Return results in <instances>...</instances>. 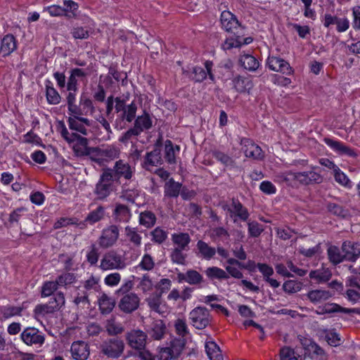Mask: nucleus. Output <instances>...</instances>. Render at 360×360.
I'll list each match as a JSON object with an SVG mask.
<instances>
[{
	"label": "nucleus",
	"instance_id": "1",
	"mask_svg": "<svg viewBox=\"0 0 360 360\" xmlns=\"http://www.w3.org/2000/svg\"><path fill=\"white\" fill-rule=\"evenodd\" d=\"M220 21L222 27L231 33L222 44L224 50H229L232 48H240L242 45L249 44L252 42L253 39L250 37L244 38L245 28L241 25L236 17L229 11H224L221 13Z\"/></svg>",
	"mask_w": 360,
	"mask_h": 360
},
{
	"label": "nucleus",
	"instance_id": "2",
	"mask_svg": "<svg viewBox=\"0 0 360 360\" xmlns=\"http://www.w3.org/2000/svg\"><path fill=\"white\" fill-rule=\"evenodd\" d=\"M130 97V93L127 92L120 96L115 98V111L117 114V118L115 120V127H117L118 122L126 121L131 122L136 117L137 111V105L133 101L131 103L127 104Z\"/></svg>",
	"mask_w": 360,
	"mask_h": 360
},
{
	"label": "nucleus",
	"instance_id": "3",
	"mask_svg": "<svg viewBox=\"0 0 360 360\" xmlns=\"http://www.w3.org/2000/svg\"><path fill=\"white\" fill-rule=\"evenodd\" d=\"M115 181L112 179L110 170H104L103 168L94 191L96 199L104 200L115 191L116 186L115 185Z\"/></svg>",
	"mask_w": 360,
	"mask_h": 360
},
{
	"label": "nucleus",
	"instance_id": "4",
	"mask_svg": "<svg viewBox=\"0 0 360 360\" xmlns=\"http://www.w3.org/2000/svg\"><path fill=\"white\" fill-rule=\"evenodd\" d=\"M65 303L64 293L58 291L53 294V297L46 304H37L34 313L36 316H44L47 314H53L59 311Z\"/></svg>",
	"mask_w": 360,
	"mask_h": 360
},
{
	"label": "nucleus",
	"instance_id": "5",
	"mask_svg": "<svg viewBox=\"0 0 360 360\" xmlns=\"http://www.w3.org/2000/svg\"><path fill=\"white\" fill-rule=\"evenodd\" d=\"M127 266L125 259L115 250L106 252L101 259L98 267L103 271L121 270Z\"/></svg>",
	"mask_w": 360,
	"mask_h": 360
},
{
	"label": "nucleus",
	"instance_id": "6",
	"mask_svg": "<svg viewBox=\"0 0 360 360\" xmlns=\"http://www.w3.org/2000/svg\"><path fill=\"white\" fill-rule=\"evenodd\" d=\"M124 347V342L122 339L114 337L105 340L100 348L101 353L108 358L118 359L123 354Z\"/></svg>",
	"mask_w": 360,
	"mask_h": 360
},
{
	"label": "nucleus",
	"instance_id": "7",
	"mask_svg": "<svg viewBox=\"0 0 360 360\" xmlns=\"http://www.w3.org/2000/svg\"><path fill=\"white\" fill-rule=\"evenodd\" d=\"M222 209L229 213L234 224H237L238 220L247 221L250 217L248 210L237 198H233L230 205H222Z\"/></svg>",
	"mask_w": 360,
	"mask_h": 360
},
{
	"label": "nucleus",
	"instance_id": "8",
	"mask_svg": "<svg viewBox=\"0 0 360 360\" xmlns=\"http://www.w3.org/2000/svg\"><path fill=\"white\" fill-rule=\"evenodd\" d=\"M189 319L192 325L198 330L205 328L211 322L212 316L209 310L204 307H197L191 310Z\"/></svg>",
	"mask_w": 360,
	"mask_h": 360
},
{
	"label": "nucleus",
	"instance_id": "9",
	"mask_svg": "<svg viewBox=\"0 0 360 360\" xmlns=\"http://www.w3.org/2000/svg\"><path fill=\"white\" fill-rule=\"evenodd\" d=\"M120 236V230L117 225L112 224L103 229L101 235L98 239V244L103 249L112 247Z\"/></svg>",
	"mask_w": 360,
	"mask_h": 360
},
{
	"label": "nucleus",
	"instance_id": "10",
	"mask_svg": "<svg viewBox=\"0 0 360 360\" xmlns=\"http://www.w3.org/2000/svg\"><path fill=\"white\" fill-rule=\"evenodd\" d=\"M119 296L120 299L117 303V307L120 311L129 314L139 309L141 300L136 293L129 292V294Z\"/></svg>",
	"mask_w": 360,
	"mask_h": 360
},
{
	"label": "nucleus",
	"instance_id": "11",
	"mask_svg": "<svg viewBox=\"0 0 360 360\" xmlns=\"http://www.w3.org/2000/svg\"><path fill=\"white\" fill-rule=\"evenodd\" d=\"M128 345L136 352L146 348L148 335L140 329H133L126 333Z\"/></svg>",
	"mask_w": 360,
	"mask_h": 360
},
{
	"label": "nucleus",
	"instance_id": "12",
	"mask_svg": "<svg viewBox=\"0 0 360 360\" xmlns=\"http://www.w3.org/2000/svg\"><path fill=\"white\" fill-rule=\"evenodd\" d=\"M103 169L104 170H110L112 179L115 181H118L121 177L127 180L132 177L133 172L130 165L122 160L116 161L113 168L104 167Z\"/></svg>",
	"mask_w": 360,
	"mask_h": 360
},
{
	"label": "nucleus",
	"instance_id": "13",
	"mask_svg": "<svg viewBox=\"0 0 360 360\" xmlns=\"http://www.w3.org/2000/svg\"><path fill=\"white\" fill-rule=\"evenodd\" d=\"M288 179H295L303 185L321 184L323 181L322 176L314 172H293L288 174Z\"/></svg>",
	"mask_w": 360,
	"mask_h": 360
},
{
	"label": "nucleus",
	"instance_id": "14",
	"mask_svg": "<svg viewBox=\"0 0 360 360\" xmlns=\"http://www.w3.org/2000/svg\"><path fill=\"white\" fill-rule=\"evenodd\" d=\"M240 145L245 155L247 158H251L254 160H262L264 158V153L262 148L255 144L252 140L247 138H242L240 139Z\"/></svg>",
	"mask_w": 360,
	"mask_h": 360
},
{
	"label": "nucleus",
	"instance_id": "15",
	"mask_svg": "<svg viewBox=\"0 0 360 360\" xmlns=\"http://www.w3.org/2000/svg\"><path fill=\"white\" fill-rule=\"evenodd\" d=\"M161 146L162 143L160 141H158L154 146L153 150L146 154L144 161L142 163V167L144 169L148 170L149 166H158L163 163L161 155Z\"/></svg>",
	"mask_w": 360,
	"mask_h": 360
},
{
	"label": "nucleus",
	"instance_id": "16",
	"mask_svg": "<svg viewBox=\"0 0 360 360\" xmlns=\"http://www.w3.org/2000/svg\"><path fill=\"white\" fill-rule=\"evenodd\" d=\"M22 340L27 345H41L45 340L44 335L35 328H27L20 335Z\"/></svg>",
	"mask_w": 360,
	"mask_h": 360
},
{
	"label": "nucleus",
	"instance_id": "17",
	"mask_svg": "<svg viewBox=\"0 0 360 360\" xmlns=\"http://www.w3.org/2000/svg\"><path fill=\"white\" fill-rule=\"evenodd\" d=\"M341 250L346 261L354 262L360 257V243L345 240L342 244Z\"/></svg>",
	"mask_w": 360,
	"mask_h": 360
},
{
	"label": "nucleus",
	"instance_id": "18",
	"mask_svg": "<svg viewBox=\"0 0 360 360\" xmlns=\"http://www.w3.org/2000/svg\"><path fill=\"white\" fill-rule=\"evenodd\" d=\"M266 64L269 68L273 71L279 72L287 75L292 73L290 64L283 58L269 56L267 58Z\"/></svg>",
	"mask_w": 360,
	"mask_h": 360
},
{
	"label": "nucleus",
	"instance_id": "19",
	"mask_svg": "<svg viewBox=\"0 0 360 360\" xmlns=\"http://www.w3.org/2000/svg\"><path fill=\"white\" fill-rule=\"evenodd\" d=\"M68 120L69 128L71 130L77 131L84 135H87L86 127L91 126V121L81 115H71Z\"/></svg>",
	"mask_w": 360,
	"mask_h": 360
},
{
	"label": "nucleus",
	"instance_id": "20",
	"mask_svg": "<svg viewBox=\"0 0 360 360\" xmlns=\"http://www.w3.org/2000/svg\"><path fill=\"white\" fill-rule=\"evenodd\" d=\"M70 352L75 360H86L90 354L89 346L84 341L74 342L71 345Z\"/></svg>",
	"mask_w": 360,
	"mask_h": 360
},
{
	"label": "nucleus",
	"instance_id": "21",
	"mask_svg": "<svg viewBox=\"0 0 360 360\" xmlns=\"http://www.w3.org/2000/svg\"><path fill=\"white\" fill-rule=\"evenodd\" d=\"M325 143L330 148H332L335 152L338 153L339 155H345L349 157L355 158L357 156V153L355 152L354 149L346 146L343 143L331 139L330 138L324 139Z\"/></svg>",
	"mask_w": 360,
	"mask_h": 360
},
{
	"label": "nucleus",
	"instance_id": "22",
	"mask_svg": "<svg viewBox=\"0 0 360 360\" xmlns=\"http://www.w3.org/2000/svg\"><path fill=\"white\" fill-rule=\"evenodd\" d=\"M213 65V63L210 60H206L205 63V68L206 70L199 66H196L193 69V77L192 79L195 82H202L204 81L207 75L209 76V78L212 80H214V75L212 73V68Z\"/></svg>",
	"mask_w": 360,
	"mask_h": 360
},
{
	"label": "nucleus",
	"instance_id": "23",
	"mask_svg": "<svg viewBox=\"0 0 360 360\" xmlns=\"http://www.w3.org/2000/svg\"><path fill=\"white\" fill-rule=\"evenodd\" d=\"M17 49V40L11 34H6L1 41L0 55L3 57L10 56Z\"/></svg>",
	"mask_w": 360,
	"mask_h": 360
},
{
	"label": "nucleus",
	"instance_id": "24",
	"mask_svg": "<svg viewBox=\"0 0 360 360\" xmlns=\"http://www.w3.org/2000/svg\"><path fill=\"white\" fill-rule=\"evenodd\" d=\"M87 76V72L81 68H74L70 72L67 82V90L78 91V78H83Z\"/></svg>",
	"mask_w": 360,
	"mask_h": 360
},
{
	"label": "nucleus",
	"instance_id": "25",
	"mask_svg": "<svg viewBox=\"0 0 360 360\" xmlns=\"http://www.w3.org/2000/svg\"><path fill=\"white\" fill-rule=\"evenodd\" d=\"M134 127L140 133L148 130L153 127V121L148 112L143 111V115L135 117Z\"/></svg>",
	"mask_w": 360,
	"mask_h": 360
},
{
	"label": "nucleus",
	"instance_id": "26",
	"mask_svg": "<svg viewBox=\"0 0 360 360\" xmlns=\"http://www.w3.org/2000/svg\"><path fill=\"white\" fill-rule=\"evenodd\" d=\"M305 354L314 360H327L328 355L316 342H311L305 347Z\"/></svg>",
	"mask_w": 360,
	"mask_h": 360
},
{
	"label": "nucleus",
	"instance_id": "27",
	"mask_svg": "<svg viewBox=\"0 0 360 360\" xmlns=\"http://www.w3.org/2000/svg\"><path fill=\"white\" fill-rule=\"evenodd\" d=\"M112 216L115 222H128L131 217L130 209L125 205L116 204Z\"/></svg>",
	"mask_w": 360,
	"mask_h": 360
},
{
	"label": "nucleus",
	"instance_id": "28",
	"mask_svg": "<svg viewBox=\"0 0 360 360\" xmlns=\"http://www.w3.org/2000/svg\"><path fill=\"white\" fill-rule=\"evenodd\" d=\"M181 188V183L175 181L173 178L169 179L164 186L165 197L176 198L180 194Z\"/></svg>",
	"mask_w": 360,
	"mask_h": 360
},
{
	"label": "nucleus",
	"instance_id": "29",
	"mask_svg": "<svg viewBox=\"0 0 360 360\" xmlns=\"http://www.w3.org/2000/svg\"><path fill=\"white\" fill-rule=\"evenodd\" d=\"M78 109L80 111L79 113H72V115H86L88 114H93L95 111L93 101L84 94L80 96Z\"/></svg>",
	"mask_w": 360,
	"mask_h": 360
},
{
	"label": "nucleus",
	"instance_id": "30",
	"mask_svg": "<svg viewBox=\"0 0 360 360\" xmlns=\"http://www.w3.org/2000/svg\"><path fill=\"white\" fill-rule=\"evenodd\" d=\"M198 249V255L206 260H210L214 257L216 254V249L211 247L206 242L200 240L196 245Z\"/></svg>",
	"mask_w": 360,
	"mask_h": 360
},
{
	"label": "nucleus",
	"instance_id": "31",
	"mask_svg": "<svg viewBox=\"0 0 360 360\" xmlns=\"http://www.w3.org/2000/svg\"><path fill=\"white\" fill-rule=\"evenodd\" d=\"M166 330V326L162 320H155L151 324L150 335L154 340H160L163 338Z\"/></svg>",
	"mask_w": 360,
	"mask_h": 360
},
{
	"label": "nucleus",
	"instance_id": "32",
	"mask_svg": "<svg viewBox=\"0 0 360 360\" xmlns=\"http://www.w3.org/2000/svg\"><path fill=\"white\" fill-rule=\"evenodd\" d=\"M333 294L328 290H312L307 294V298L314 304L326 301L330 298Z\"/></svg>",
	"mask_w": 360,
	"mask_h": 360
},
{
	"label": "nucleus",
	"instance_id": "33",
	"mask_svg": "<svg viewBox=\"0 0 360 360\" xmlns=\"http://www.w3.org/2000/svg\"><path fill=\"white\" fill-rule=\"evenodd\" d=\"M325 308V311L326 312V314L340 312L345 314H356L360 315V308H345L336 303H326Z\"/></svg>",
	"mask_w": 360,
	"mask_h": 360
},
{
	"label": "nucleus",
	"instance_id": "34",
	"mask_svg": "<svg viewBox=\"0 0 360 360\" xmlns=\"http://www.w3.org/2000/svg\"><path fill=\"white\" fill-rule=\"evenodd\" d=\"M172 240L176 245L174 248L186 250L191 239L188 233H179L172 235Z\"/></svg>",
	"mask_w": 360,
	"mask_h": 360
},
{
	"label": "nucleus",
	"instance_id": "35",
	"mask_svg": "<svg viewBox=\"0 0 360 360\" xmlns=\"http://www.w3.org/2000/svg\"><path fill=\"white\" fill-rule=\"evenodd\" d=\"M328 258L333 265H338L346 261L345 254H342L340 248L336 245H330L327 250Z\"/></svg>",
	"mask_w": 360,
	"mask_h": 360
},
{
	"label": "nucleus",
	"instance_id": "36",
	"mask_svg": "<svg viewBox=\"0 0 360 360\" xmlns=\"http://www.w3.org/2000/svg\"><path fill=\"white\" fill-rule=\"evenodd\" d=\"M115 301L105 293H103L98 300L99 309L101 314H110L115 307Z\"/></svg>",
	"mask_w": 360,
	"mask_h": 360
},
{
	"label": "nucleus",
	"instance_id": "37",
	"mask_svg": "<svg viewBox=\"0 0 360 360\" xmlns=\"http://www.w3.org/2000/svg\"><path fill=\"white\" fill-rule=\"evenodd\" d=\"M239 63L245 70L252 72L257 70L259 66V61L250 54L241 55Z\"/></svg>",
	"mask_w": 360,
	"mask_h": 360
},
{
	"label": "nucleus",
	"instance_id": "38",
	"mask_svg": "<svg viewBox=\"0 0 360 360\" xmlns=\"http://www.w3.org/2000/svg\"><path fill=\"white\" fill-rule=\"evenodd\" d=\"M180 148L179 146H174L172 141L167 139L165 142V158L169 164H174L176 162L175 154L176 151L179 152Z\"/></svg>",
	"mask_w": 360,
	"mask_h": 360
},
{
	"label": "nucleus",
	"instance_id": "39",
	"mask_svg": "<svg viewBox=\"0 0 360 360\" xmlns=\"http://www.w3.org/2000/svg\"><path fill=\"white\" fill-rule=\"evenodd\" d=\"M46 96L48 103L51 105L58 104L61 99L60 94L49 80L46 81Z\"/></svg>",
	"mask_w": 360,
	"mask_h": 360
},
{
	"label": "nucleus",
	"instance_id": "40",
	"mask_svg": "<svg viewBox=\"0 0 360 360\" xmlns=\"http://www.w3.org/2000/svg\"><path fill=\"white\" fill-rule=\"evenodd\" d=\"M205 274L207 277L213 281L217 280H225L229 278V274L222 269L217 266H210L205 269Z\"/></svg>",
	"mask_w": 360,
	"mask_h": 360
},
{
	"label": "nucleus",
	"instance_id": "41",
	"mask_svg": "<svg viewBox=\"0 0 360 360\" xmlns=\"http://www.w3.org/2000/svg\"><path fill=\"white\" fill-rule=\"evenodd\" d=\"M205 349L210 360H223L219 347L214 341L207 342Z\"/></svg>",
	"mask_w": 360,
	"mask_h": 360
},
{
	"label": "nucleus",
	"instance_id": "42",
	"mask_svg": "<svg viewBox=\"0 0 360 360\" xmlns=\"http://www.w3.org/2000/svg\"><path fill=\"white\" fill-rule=\"evenodd\" d=\"M101 155L103 158V164L105 162H108L117 158L120 155V150L114 146H101Z\"/></svg>",
	"mask_w": 360,
	"mask_h": 360
},
{
	"label": "nucleus",
	"instance_id": "43",
	"mask_svg": "<svg viewBox=\"0 0 360 360\" xmlns=\"http://www.w3.org/2000/svg\"><path fill=\"white\" fill-rule=\"evenodd\" d=\"M104 215L105 207L100 205L95 210H93L89 213V214L85 218L84 222L94 224L103 219Z\"/></svg>",
	"mask_w": 360,
	"mask_h": 360
},
{
	"label": "nucleus",
	"instance_id": "44",
	"mask_svg": "<svg viewBox=\"0 0 360 360\" xmlns=\"http://www.w3.org/2000/svg\"><path fill=\"white\" fill-rule=\"evenodd\" d=\"M186 345L185 338H176L171 341L170 346L168 347L173 353V356L176 359L181 354Z\"/></svg>",
	"mask_w": 360,
	"mask_h": 360
},
{
	"label": "nucleus",
	"instance_id": "45",
	"mask_svg": "<svg viewBox=\"0 0 360 360\" xmlns=\"http://www.w3.org/2000/svg\"><path fill=\"white\" fill-rule=\"evenodd\" d=\"M156 217L151 211H144L139 215V223L146 228H150L155 224Z\"/></svg>",
	"mask_w": 360,
	"mask_h": 360
},
{
	"label": "nucleus",
	"instance_id": "46",
	"mask_svg": "<svg viewBox=\"0 0 360 360\" xmlns=\"http://www.w3.org/2000/svg\"><path fill=\"white\" fill-rule=\"evenodd\" d=\"M150 309L155 312H160V304L162 303V296L155 292L151 294L146 299Z\"/></svg>",
	"mask_w": 360,
	"mask_h": 360
},
{
	"label": "nucleus",
	"instance_id": "47",
	"mask_svg": "<svg viewBox=\"0 0 360 360\" xmlns=\"http://www.w3.org/2000/svg\"><path fill=\"white\" fill-rule=\"evenodd\" d=\"M91 32V28L89 27L75 26L72 28L70 34L75 39H86Z\"/></svg>",
	"mask_w": 360,
	"mask_h": 360
},
{
	"label": "nucleus",
	"instance_id": "48",
	"mask_svg": "<svg viewBox=\"0 0 360 360\" xmlns=\"http://www.w3.org/2000/svg\"><path fill=\"white\" fill-rule=\"evenodd\" d=\"M76 280L75 274L65 272L58 276L56 281L58 287L62 286L67 288L68 285L75 283Z\"/></svg>",
	"mask_w": 360,
	"mask_h": 360
},
{
	"label": "nucleus",
	"instance_id": "49",
	"mask_svg": "<svg viewBox=\"0 0 360 360\" xmlns=\"http://www.w3.org/2000/svg\"><path fill=\"white\" fill-rule=\"evenodd\" d=\"M124 232L126 237L134 245L139 246L141 244V236L137 233L135 228L127 226L124 229Z\"/></svg>",
	"mask_w": 360,
	"mask_h": 360
},
{
	"label": "nucleus",
	"instance_id": "50",
	"mask_svg": "<svg viewBox=\"0 0 360 360\" xmlns=\"http://www.w3.org/2000/svg\"><path fill=\"white\" fill-rule=\"evenodd\" d=\"M0 311L4 319H9L14 316L21 315L22 308L20 307L7 305L2 307Z\"/></svg>",
	"mask_w": 360,
	"mask_h": 360
},
{
	"label": "nucleus",
	"instance_id": "51",
	"mask_svg": "<svg viewBox=\"0 0 360 360\" xmlns=\"http://www.w3.org/2000/svg\"><path fill=\"white\" fill-rule=\"evenodd\" d=\"M68 91L66 98L68 112L70 115H72V113H79L80 111L78 109V105L76 104V95L77 91Z\"/></svg>",
	"mask_w": 360,
	"mask_h": 360
},
{
	"label": "nucleus",
	"instance_id": "52",
	"mask_svg": "<svg viewBox=\"0 0 360 360\" xmlns=\"http://www.w3.org/2000/svg\"><path fill=\"white\" fill-rule=\"evenodd\" d=\"M302 288V283L293 280L286 281L283 285V291L288 294H293L299 292L301 290Z\"/></svg>",
	"mask_w": 360,
	"mask_h": 360
},
{
	"label": "nucleus",
	"instance_id": "53",
	"mask_svg": "<svg viewBox=\"0 0 360 360\" xmlns=\"http://www.w3.org/2000/svg\"><path fill=\"white\" fill-rule=\"evenodd\" d=\"M233 87L240 93H243L246 89L250 88V81L241 76H237L233 79Z\"/></svg>",
	"mask_w": 360,
	"mask_h": 360
},
{
	"label": "nucleus",
	"instance_id": "54",
	"mask_svg": "<svg viewBox=\"0 0 360 360\" xmlns=\"http://www.w3.org/2000/svg\"><path fill=\"white\" fill-rule=\"evenodd\" d=\"M58 285L56 281H46L41 287V297H46L53 295V292L57 290Z\"/></svg>",
	"mask_w": 360,
	"mask_h": 360
},
{
	"label": "nucleus",
	"instance_id": "55",
	"mask_svg": "<svg viewBox=\"0 0 360 360\" xmlns=\"http://www.w3.org/2000/svg\"><path fill=\"white\" fill-rule=\"evenodd\" d=\"M213 157L221 162L226 167H234V160L228 155L219 150H214L212 153Z\"/></svg>",
	"mask_w": 360,
	"mask_h": 360
},
{
	"label": "nucleus",
	"instance_id": "56",
	"mask_svg": "<svg viewBox=\"0 0 360 360\" xmlns=\"http://www.w3.org/2000/svg\"><path fill=\"white\" fill-rule=\"evenodd\" d=\"M334 176L335 181L340 184L349 188L352 187L351 181L349 179L347 175L340 169L338 167H336V169L334 170Z\"/></svg>",
	"mask_w": 360,
	"mask_h": 360
},
{
	"label": "nucleus",
	"instance_id": "57",
	"mask_svg": "<svg viewBox=\"0 0 360 360\" xmlns=\"http://www.w3.org/2000/svg\"><path fill=\"white\" fill-rule=\"evenodd\" d=\"M87 153L91 160L96 162L100 166L103 165V158L101 155V146L90 148Z\"/></svg>",
	"mask_w": 360,
	"mask_h": 360
},
{
	"label": "nucleus",
	"instance_id": "58",
	"mask_svg": "<svg viewBox=\"0 0 360 360\" xmlns=\"http://www.w3.org/2000/svg\"><path fill=\"white\" fill-rule=\"evenodd\" d=\"M184 250L174 248L170 254V258L173 263L184 265L186 264V254L183 252Z\"/></svg>",
	"mask_w": 360,
	"mask_h": 360
},
{
	"label": "nucleus",
	"instance_id": "59",
	"mask_svg": "<svg viewBox=\"0 0 360 360\" xmlns=\"http://www.w3.org/2000/svg\"><path fill=\"white\" fill-rule=\"evenodd\" d=\"M130 355L135 360H156V356L149 350L143 349L136 352H132Z\"/></svg>",
	"mask_w": 360,
	"mask_h": 360
},
{
	"label": "nucleus",
	"instance_id": "60",
	"mask_svg": "<svg viewBox=\"0 0 360 360\" xmlns=\"http://www.w3.org/2000/svg\"><path fill=\"white\" fill-rule=\"evenodd\" d=\"M187 283L190 285H199L203 281L202 276L197 271L189 269L187 271Z\"/></svg>",
	"mask_w": 360,
	"mask_h": 360
},
{
	"label": "nucleus",
	"instance_id": "61",
	"mask_svg": "<svg viewBox=\"0 0 360 360\" xmlns=\"http://www.w3.org/2000/svg\"><path fill=\"white\" fill-rule=\"evenodd\" d=\"M65 16L68 18H76L75 11L78 9V4L72 0L64 1Z\"/></svg>",
	"mask_w": 360,
	"mask_h": 360
},
{
	"label": "nucleus",
	"instance_id": "62",
	"mask_svg": "<svg viewBox=\"0 0 360 360\" xmlns=\"http://www.w3.org/2000/svg\"><path fill=\"white\" fill-rule=\"evenodd\" d=\"M174 328L176 333L181 336L180 338H184L188 334L187 324L184 319H176L174 323Z\"/></svg>",
	"mask_w": 360,
	"mask_h": 360
},
{
	"label": "nucleus",
	"instance_id": "63",
	"mask_svg": "<svg viewBox=\"0 0 360 360\" xmlns=\"http://www.w3.org/2000/svg\"><path fill=\"white\" fill-rule=\"evenodd\" d=\"M327 209L332 214L343 218L348 214V211L347 210L344 209L340 205L335 203H328L327 205Z\"/></svg>",
	"mask_w": 360,
	"mask_h": 360
},
{
	"label": "nucleus",
	"instance_id": "64",
	"mask_svg": "<svg viewBox=\"0 0 360 360\" xmlns=\"http://www.w3.org/2000/svg\"><path fill=\"white\" fill-rule=\"evenodd\" d=\"M151 236L154 242L161 244L167 238V233L161 228L157 227L151 232Z\"/></svg>",
	"mask_w": 360,
	"mask_h": 360
}]
</instances>
